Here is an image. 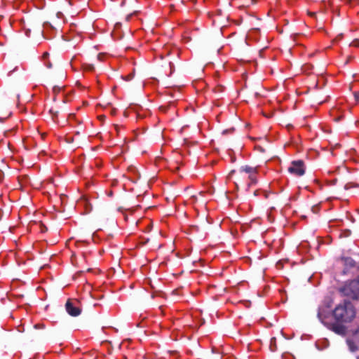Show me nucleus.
Returning a JSON list of instances; mask_svg holds the SVG:
<instances>
[{"label":"nucleus","instance_id":"f257e3e1","mask_svg":"<svg viewBox=\"0 0 359 359\" xmlns=\"http://www.w3.org/2000/svg\"><path fill=\"white\" fill-rule=\"evenodd\" d=\"M335 320L338 323H349L355 317L354 306L348 300L338 304L332 311Z\"/></svg>","mask_w":359,"mask_h":359},{"label":"nucleus","instance_id":"f03ea898","mask_svg":"<svg viewBox=\"0 0 359 359\" xmlns=\"http://www.w3.org/2000/svg\"><path fill=\"white\" fill-rule=\"evenodd\" d=\"M339 292L341 296L359 301V276L355 279L346 281L339 288Z\"/></svg>","mask_w":359,"mask_h":359},{"label":"nucleus","instance_id":"7ed1b4c3","mask_svg":"<svg viewBox=\"0 0 359 359\" xmlns=\"http://www.w3.org/2000/svg\"><path fill=\"white\" fill-rule=\"evenodd\" d=\"M288 172L298 177L302 176L305 173L304 162L302 160L292 161Z\"/></svg>","mask_w":359,"mask_h":359},{"label":"nucleus","instance_id":"20e7f679","mask_svg":"<svg viewBox=\"0 0 359 359\" xmlns=\"http://www.w3.org/2000/svg\"><path fill=\"white\" fill-rule=\"evenodd\" d=\"M65 309L69 315L73 317L79 316L81 313V309L74 305L71 299H68L65 304Z\"/></svg>","mask_w":359,"mask_h":359},{"label":"nucleus","instance_id":"39448f33","mask_svg":"<svg viewBox=\"0 0 359 359\" xmlns=\"http://www.w3.org/2000/svg\"><path fill=\"white\" fill-rule=\"evenodd\" d=\"M328 329L333 331L334 333L340 335H344L346 334V328L344 325L339 323H327L325 325Z\"/></svg>","mask_w":359,"mask_h":359},{"label":"nucleus","instance_id":"423d86ee","mask_svg":"<svg viewBox=\"0 0 359 359\" xmlns=\"http://www.w3.org/2000/svg\"><path fill=\"white\" fill-rule=\"evenodd\" d=\"M330 316V309L320 305L318 310L317 316L319 320L323 324L327 323L326 322V319L328 318Z\"/></svg>","mask_w":359,"mask_h":359},{"label":"nucleus","instance_id":"0eeeda50","mask_svg":"<svg viewBox=\"0 0 359 359\" xmlns=\"http://www.w3.org/2000/svg\"><path fill=\"white\" fill-rule=\"evenodd\" d=\"M240 171L241 172H245L246 173H249L250 174L249 179L251 181V184H255L256 183V182H257L256 177H255V174L257 172L256 168H253V167H251V166H249V165H245V166H242L240 168Z\"/></svg>","mask_w":359,"mask_h":359},{"label":"nucleus","instance_id":"6e6552de","mask_svg":"<svg viewBox=\"0 0 359 359\" xmlns=\"http://www.w3.org/2000/svg\"><path fill=\"white\" fill-rule=\"evenodd\" d=\"M341 260L345 266V269H351L355 266V262L351 257H342Z\"/></svg>","mask_w":359,"mask_h":359},{"label":"nucleus","instance_id":"1a4fd4ad","mask_svg":"<svg viewBox=\"0 0 359 359\" xmlns=\"http://www.w3.org/2000/svg\"><path fill=\"white\" fill-rule=\"evenodd\" d=\"M357 344H358L355 339L353 337V339H347L346 340V344L348 346V348L349 350L351 351V352H355L358 350V347L357 346Z\"/></svg>","mask_w":359,"mask_h":359},{"label":"nucleus","instance_id":"9d476101","mask_svg":"<svg viewBox=\"0 0 359 359\" xmlns=\"http://www.w3.org/2000/svg\"><path fill=\"white\" fill-rule=\"evenodd\" d=\"M332 304H333L332 300L330 298H327L324 300V302H323V304L321 305L330 309L331 308Z\"/></svg>","mask_w":359,"mask_h":359},{"label":"nucleus","instance_id":"9b49d317","mask_svg":"<svg viewBox=\"0 0 359 359\" xmlns=\"http://www.w3.org/2000/svg\"><path fill=\"white\" fill-rule=\"evenodd\" d=\"M352 187H359V184L355 182H348L345 184L344 188L346 189H351Z\"/></svg>","mask_w":359,"mask_h":359},{"label":"nucleus","instance_id":"f8f14e48","mask_svg":"<svg viewBox=\"0 0 359 359\" xmlns=\"http://www.w3.org/2000/svg\"><path fill=\"white\" fill-rule=\"evenodd\" d=\"M50 114L52 115V118L53 120L55 119V118L57 117L59 111L57 110H55L53 108L50 109L49 110Z\"/></svg>","mask_w":359,"mask_h":359},{"label":"nucleus","instance_id":"ddd939ff","mask_svg":"<svg viewBox=\"0 0 359 359\" xmlns=\"http://www.w3.org/2000/svg\"><path fill=\"white\" fill-rule=\"evenodd\" d=\"M353 337L354 339L359 344V326L353 332Z\"/></svg>","mask_w":359,"mask_h":359},{"label":"nucleus","instance_id":"4468645a","mask_svg":"<svg viewBox=\"0 0 359 359\" xmlns=\"http://www.w3.org/2000/svg\"><path fill=\"white\" fill-rule=\"evenodd\" d=\"M271 350L274 351L276 349V338H272L271 339V345H270Z\"/></svg>","mask_w":359,"mask_h":359},{"label":"nucleus","instance_id":"2eb2a0df","mask_svg":"<svg viewBox=\"0 0 359 359\" xmlns=\"http://www.w3.org/2000/svg\"><path fill=\"white\" fill-rule=\"evenodd\" d=\"M83 69L86 71H93L94 69V66L93 65H83Z\"/></svg>","mask_w":359,"mask_h":359},{"label":"nucleus","instance_id":"dca6fc26","mask_svg":"<svg viewBox=\"0 0 359 359\" xmlns=\"http://www.w3.org/2000/svg\"><path fill=\"white\" fill-rule=\"evenodd\" d=\"M49 57V53L48 52L43 53L42 55V59L43 61H46Z\"/></svg>","mask_w":359,"mask_h":359},{"label":"nucleus","instance_id":"f3484780","mask_svg":"<svg viewBox=\"0 0 359 359\" xmlns=\"http://www.w3.org/2000/svg\"><path fill=\"white\" fill-rule=\"evenodd\" d=\"M44 64L47 67V68H48V69H50L52 67V63L49 60L44 61Z\"/></svg>","mask_w":359,"mask_h":359},{"label":"nucleus","instance_id":"a211bd4d","mask_svg":"<svg viewBox=\"0 0 359 359\" xmlns=\"http://www.w3.org/2000/svg\"><path fill=\"white\" fill-rule=\"evenodd\" d=\"M351 45L355 47H358L359 46V41L358 40H355L351 43Z\"/></svg>","mask_w":359,"mask_h":359},{"label":"nucleus","instance_id":"6ab92c4d","mask_svg":"<svg viewBox=\"0 0 359 359\" xmlns=\"http://www.w3.org/2000/svg\"><path fill=\"white\" fill-rule=\"evenodd\" d=\"M40 226H41V231L42 232H45L47 231V228L43 224H41Z\"/></svg>","mask_w":359,"mask_h":359},{"label":"nucleus","instance_id":"aec40b11","mask_svg":"<svg viewBox=\"0 0 359 359\" xmlns=\"http://www.w3.org/2000/svg\"><path fill=\"white\" fill-rule=\"evenodd\" d=\"M354 97L357 101H359V91L354 93Z\"/></svg>","mask_w":359,"mask_h":359},{"label":"nucleus","instance_id":"412c9836","mask_svg":"<svg viewBox=\"0 0 359 359\" xmlns=\"http://www.w3.org/2000/svg\"><path fill=\"white\" fill-rule=\"evenodd\" d=\"M132 78H133V75H131V74L128 75V76H127V77H126V80H127V81H129V80H130Z\"/></svg>","mask_w":359,"mask_h":359},{"label":"nucleus","instance_id":"4be33fe9","mask_svg":"<svg viewBox=\"0 0 359 359\" xmlns=\"http://www.w3.org/2000/svg\"><path fill=\"white\" fill-rule=\"evenodd\" d=\"M230 131H233V129H232V130H224L222 132V133H223V134H226V133H229Z\"/></svg>","mask_w":359,"mask_h":359},{"label":"nucleus","instance_id":"5701e85b","mask_svg":"<svg viewBox=\"0 0 359 359\" xmlns=\"http://www.w3.org/2000/svg\"><path fill=\"white\" fill-rule=\"evenodd\" d=\"M25 33H26V35H27V36H30V30H29V29H27V30L26 31V32H25Z\"/></svg>","mask_w":359,"mask_h":359},{"label":"nucleus","instance_id":"b1692460","mask_svg":"<svg viewBox=\"0 0 359 359\" xmlns=\"http://www.w3.org/2000/svg\"><path fill=\"white\" fill-rule=\"evenodd\" d=\"M43 325H35V327L38 328V327H43Z\"/></svg>","mask_w":359,"mask_h":359},{"label":"nucleus","instance_id":"393cba45","mask_svg":"<svg viewBox=\"0 0 359 359\" xmlns=\"http://www.w3.org/2000/svg\"><path fill=\"white\" fill-rule=\"evenodd\" d=\"M99 118L100 119H104V118H105V116H104V115L100 116Z\"/></svg>","mask_w":359,"mask_h":359},{"label":"nucleus","instance_id":"a878e982","mask_svg":"<svg viewBox=\"0 0 359 359\" xmlns=\"http://www.w3.org/2000/svg\"><path fill=\"white\" fill-rule=\"evenodd\" d=\"M102 55L101 54H99V55H97V58H98L99 60H102Z\"/></svg>","mask_w":359,"mask_h":359},{"label":"nucleus","instance_id":"bb28decb","mask_svg":"<svg viewBox=\"0 0 359 359\" xmlns=\"http://www.w3.org/2000/svg\"><path fill=\"white\" fill-rule=\"evenodd\" d=\"M254 195L255 196H257L258 195V191L257 190L254 191Z\"/></svg>","mask_w":359,"mask_h":359},{"label":"nucleus","instance_id":"cd10ccee","mask_svg":"<svg viewBox=\"0 0 359 359\" xmlns=\"http://www.w3.org/2000/svg\"><path fill=\"white\" fill-rule=\"evenodd\" d=\"M80 133H81V132L79 130L76 131V133H75V134L77 135H80Z\"/></svg>","mask_w":359,"mask_h":359},{"label":"nucleus","instance_id":"c85d7f7f","mask_svg":"<svg viewBox=\"0 0 359 359\" xmlns=\"http://www.w3.org/2000/svg\"><path fill=\"white\" fill-rule=\"evenodd\" d=\"M114 128H115V129H116V130H117V128H118V126L117 125H115V126H114Z\"/></svg>","mask_w":359,"mask_h":359},{"label":"nucleus","instance_id":"c756f323","mask_svg":"<svg viewBox=\"0 0 359 359\" xmlns=\"http://www.w3.org/2000/svg\"><path fill=\"white\" fill-rule=\"evenodd\" d=\"M67 140H68V142H72V141L73 140V139H72V138H71V139H67Z\"/></svg>","mask_w":359,"mask_h":359},{"label":"nucleus","instance_id":"7c9ffc66","mask_svg":"<svg viewBox=\"0 0 359 359\" xmlns=\"http://www.w3.org/2000/svg\"><path fill=\"white\" fill-rule=\"evenodd\" d=\"M359 123V121L356 122V124Z\"/></svg>","mask_w":359,"mask_h":359},{"label":"nucleus","instance_id":"2f4dec72","mask_svg":"<svg viewBox=\"0 0 359 359\" xmlns=\"http://www.w3.org/2000/svg\"><path fill=\"white\" fill-rule=\"evenodd\" d=\"M358 359H359V356L358 357Z\"/></svg>","mask_w":359,"mask_h":359}]
</instances>
